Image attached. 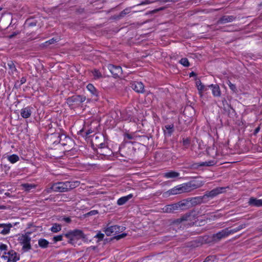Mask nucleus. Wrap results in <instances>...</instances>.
<instances>
[{
  "mask_svg": "<svg viewBox=\"0 0 262 262\" xmlns=\"http://www.w3.org/2000/svg\"><path fill=\"white\" fill-rule=\"evenodd\" d=\"M79 185V182L78 181L58 182L49 184L46 191L48 193H51L52 191L59 192H67L78 187Z\"/></svg>",
  "mask_w": 262,
  "mask_h": 262,
  "instance_id": "f257e3e1",
  "label": "nucleus"
},
{
  "mask_svg": "<svg viewBox=\"0 0 262 262\" xmlns=\"http://www.w3.org/2000/svg\"><path fill=\"white\" fill-rule=\"evenodd\" d=\"M59 139V144L64 147L66 151H70L73 148L74 141L66 134L60 132Z\"/></svg>",
  "mask_w": 262,
  "mask_h": 262,
  "instance_id": "f03ea898",
  "label": "nucleus"
},
{
  "mask_svg": "<svg viewBox=\"0 0 262 262\" xmlns=\"http://www.w3.org/2000/svg\"><path fill=\"white\" fill-rule=\"evenodd\" d=\"M203 185V181L195 180L181 184L184 193L191 192L194 189L200 188Z\"/></svg>",
  "mask_w": 262,
  "mask_h": 262,
  "instance_id": "7ed1b4c3",
  "label": "nucleus"
},
{
  "mask_svg": "<svg viewBox=\"0 0 262 262\" xmlns=\"http://www.w3.org/2000/svg\"><path fill=\"white\" fill-rule=\"evenodd\" d=\"M81 234H82V230L76 229L73 230H70L64 235L65 237L69 239L68 243L74 245L77 243L78 240L80 239Z\"/></svg>",
  "mask_w": 262,
  "mask_h": 262,
  "instance_id": "20e7f679",
  "label": "nucleus"
},
{
  "mask_svg": "<svg viewBox=\"0 0 262 262\" xmlns=\"http://www.w3.org/2000/svg\"><path fill=\"white\" fill-rule=\"evenodd\" d=\"M86 99L85 96L80 95H75L67 99V103L72 108L75 106H79Z\"/></svg>",
  "mask_w": 262,
  "mask_h": 262,
  "instance_id": "39448f33",
  "label": "nucleus"
},
{
  "mask_svg": "<svg viewBox=\"0 0 262 262\" xmlns=\"http://www.w3.org/2000/svg\"><path fill=\"white\" fill-rule=\"evenodd\" d=\"M18 241L23 245L22 250L24 252H27L31 249V237L27 233L20 235Z\"/></svg>",
  "mask_w": 262,
  "mask_h": 262,
  "instance_id": "423d86ee",
  "label": "nucleus"
},
{
  "mask_svg": "<svg viewBox=\"0 0 262 262\" xmlns=\"http://www.w3.org/2000/svg\"><path fill=\"white\" fill-rule=\"evenodd\" d=\"M92 144L93 146H95L98 148L104 146L106 143L104 135L100 133L95 134L92 139Z\"/></svg>",
  "mask_w": 262,
  "mask_h": 262,
  "instance_id": "0eeeda50",
  "label": "nucleus"
},
{
  "mask_svg": "<svg viewBox=\"0 0 262 262\" xmlns=\"http://www.w3.org/2000/svg\"><path fill=\"white\" fill-rule=\"evenodd\" d=\"M135 149L134 147H124L120 150V155L129 160H133L135 156Z\"/></svg>",
  "mask_w": 262,
  "mask_h": 262,
  "instance_id": "6e6552de",
  "label": "nucleus"
},
{
  "mask_svg": "<svg viewBox=\"0 0 262 262\" xmlns=\"http://www.w3.org/2000/svg\"><path fill=\"white\" fill-rule=\"evenodd\" d=\"M227 188L225 187H219L211 191H207L203 196H204V199L206 198H213L217 195L225 192Z\"/></svg>",
  "mask_w": 262,
  "mask_h": 262,
  "instance_id": "1a4fd4ad",
  "label": "nucleus"
},
{
  "mask_svg": "<svg viewBox=\"0 0 262 262\" xmlns=\"http://www.w3.org/2000/svg\"><path fill=\"white\" fill-rule=\"evenodd\" d=\"M125 228L123 226L114 225L105 228L103 231L105 232L107 236H110L112 234H116L120 232H122L125 229Z\"/></svg>",
  "mask_w": 262,
  "mask_h": 262,
  "instance_id": "9d476101",
  "label": "nucleus"
},
{
  "mask_svg": "<svg viewBox=\"0 0 262 262\" xmlns=\"http://www.w3.org/2000/svg\"><path fill=\"white\" fill-rule=\"evenodd\" d=\"M7 254V255L6 254L2 256V258L7 260V262H16L19 259V256L14 250L9 251Z\"/></svg>",
  "mask_w": 262,
  "mask_h": 262,
  "instance_id": "9b49d317",
  "label": "nucleus"
},
{
  "mask_svg": "<svg viewBox=\"0 0 262 262\" xmlns=\"http://www.w3.org/2000/svg\"><path fill=\"white\" fill-rule=\"evenodd\" d=\"M215 163L216 162L213 160L194 163L190 165V167L192 169H200L202 167H209L213 166L215 165Z\"/></svg>",
  "mask_w": 262,
  "mask_h": 262,
  "instance_id": "f8f14e48",
  "label": "nucleus"
},
{
  "mask_svg": "<svg viewBox=\"0 0 262 262\" xmlns=\"http://www.w3.org/2000/svg\"><path fill=\"white\" fill-rule=\"evenodd\" d=\"M107 68L115 78L119 77L122 74V68L119 66H115L110 64L107 66Z\"/></svg>",
  "mask_w": 262,
  "mask_h": 262,
  "instance_id": "ddd939ff",
  "label": "nucleus"
},
{
  "mask_svg": "<svg viewBox=\"0 0 262 262\" xmlns=\"http://www.w3.org/2000/svg\"><path fill=\"white\" fill-rule=\"evenodd\" d=\"M97 152L98 154L106 157H110L113 154L112 150L108 148L106 144L104 146L98 148L97 149Z\"/></svg>",
  "mask_w": 262,
  "mask_h": 262,
  "instance_id": "4468645a",
  "label": "nucleus"
},
{
  "mask_svg": "<svg viewBox=\"0 0 262 262\" xmlns=\"http://www.w3.org/2000/svg\"><path fill=\"white\" fill-rule=\"evenodd\" d=\"M184 193L181 184L178 185L174 188L167 191L164 193L165 196H169L171 195L181 194Z\"/></svg>",
  "mask_w": 262,
  "mask_h": 262,
  "instance_id": "2eb2a0df",
  "label": "nucleus"
},
{
  "mask_svg": "<svg viewBox=\"0 0 262 262\" xmlns=\"http://www.w3.org/2000/svg\"><path fill=\"white\" fill-rule=\"evenodd\" d=\"M228 233L227 231L226 230V228L223 229L221 231L218 232L215 234H213L212 235V240L214 242H219L221 239L227 237L228 236Z\"/></svg>",
  "mask_w": 262,
  "mask_h": 262,
  "instance_id": "dca6fc26",
  "label": "nucleus"
},
{
  "mask_svg": "<svg viewBox=\"0 0 262 262\" xmlns=\"http://www.w3.org/2000/svg\"><path fill=\"white\" fill-rule=\"evenodd\" d=\"M60 135V132L54 133L53 134H51L48 137V142H49V143L53 145H57L59 144V142L60 141L59 139Z\"/></svg>",
  "mask_w": 262,
  "mask_h": 262,
  "instance_id": "f3484780",
  "label": "nucleus"
},
{
  "mask_svg": "<svg viewBox=\"0 0 262 262\" xmlns=\"http://www.w3.org/2000/svg\"><path fill=\"white\" fill-rule=\"evenodd\" d=\"M223 103L224 104V110L227 113L229 117L233 118L235 115V110L231 106V105H228L225 99L223 101Z\"/></svg>",
  "mask_w": 262,
  "mask_h": 262,
  "instance_id": "a211bd4d",
  "label": "nucleus"
},
{
  "mask_svg": "<svg viewBox=\"0 0 262 262\" xmlns=\"http://www.w3.org/2000/svg\"><path fill=\"white\" fill-rule=\"evenodd\" d=\"M131 88L138 93L144 92V86L141 82L134 81L130 83Z\"/></svg>",
  "mask_w": 262,
  "mask_h": 262,
  "instance_id": "6ab92c4d",
  "label": "nucleus"
},
{
  "mask_svg": "<svg viewBox=\"0 0 262 262\" xmlns=\"http://www.w3.org/2000/svg\"><path fill=\"white\" fill-rule=\"evenodd\" d=\"M162 210L164 213H173L179 209L177 204L174 203L165 206Z\"/></svg>",
  "mask_w": 262,
  "mask_h": 262,
  "instance_id": "aec40b11",
  "label": "nucleus"
},
{
  "mask_svg": "<svg viewBox=\"0 0 262 262\" xmlns=\"http://www.w3.org/2000/svg\"><path fill=\"white\" fill-rule=\"evenodd\" d=\"M86 89L91 93L94 99L97 100L100 96V92H99L95 86L91 83H89L86 86Z\"/></svg>",
  "mask_w": 262,
  "mask_h": 262,
  "instance_id": "412c9836",
  "label": "nucleus"
},
{
  "mask_svg": "<svg viewBox=\"0 0 262 262\" xmlns=\"http://www.w3.org/2000/svg\"><path fill=\"white\" fill-rule=\"evenodd\" d=\"M236 16L233 15H224L218 20L217 24H224L227 23L232 22L236 19Z\"/></svg>",
  "mask_w": 262,
  "mask_h": 262,
  "instance_id": "4be33fe9",
  "label": "nucleus"
},
{
  "mask_svg": "<svg viewBox=\"0 0 262 262\" xmlns=\"http://www.w3.org/2000/svg\"><path fill=\"white\" fill-rule=\"evenodd\" d=\"M188 199L189 201L190 207L191 208L193 206H196L203 203L204 196L203 195L194 198H189Z\"/></svg>",
  "mask_w": 262,
  "mask_h": 262,
  "instance_id": "5701e85b",
  "label": "nucleus"
},
{
  "mask_svg": "<svg viewBox=\"0 0 262 262\" xmlns=\"http://www.w3.org/2000/svg\"><path fill=\"white\" fill-rule=\"evenodd\" d=\"M178 205V209L186 210L190 208V205L188 199L183 200L178 203H177Z\"/></svg>",
  "mask_w": 262,
  "mask_h": 262,
  "instance_id": "b1692460",
  "label": "nucleus"
},
{
  "mask_svg": "<svg viewBox=\"0 0 262 262\" xmlns=\"http://www.w3.org/2000/svg\"><path fill=\"white\" fill-rule=\"evenodd\" d=\"M32 109L33 108L31 106H27L26 107L22 108L20 111L21 116L25 119L28 118L31 116L32 114Z\"/></svg>",
  "mask_w": 262,
  "mask_h": 262,
  "instance_id": "393cba45",
  "label": "nucleus"
},
{
  "mask_svg": "<svg viewBox=\"0 0 262 262\" xmlns=\"http://www.w3.org/2000/svg\"><path fill=\"white\" fill-rule=\"evenodd\" d=\"M248 204L250 206L253 207H261L262 206V200L257 199L254 197H251L249 199Z\"/></svg>",
  "mask_w": 262,
  "mask_h": 262,
  "instance_id": "a878e982",
  "label": "nucleus"
},
{
  "mask_svg": "<svg viewBox=\"0 0 262 262\" xmlns=\"http://www.w3.org/2000/svg\"><path fill=\"white\" fill-rule=\"evenodd\" d=\"M209 88L212 89V93L214 97H220L221 95V92L220 86L217 84H210L208 85Z\"/></svg>",
  "mask_w": 262,
  "mask_h": 262,
  "instance_id": "bb28decb",
  "label": "nucleus"
},
{
  "mask_svg": "<svg viewBox=\"0 0 262 262\" xmlns=\"http://www.w3.org/2000/svg\"><path fill=\"white\" fill-rule=\"evenodd\" d=\"M0 225H4L0 228V233L6 235L9 233L10 228L12 227V225L10 223L9 224H0Z\"/></svg>",
  "mask_w": 262,
  "mask_h": 262,
  "instance_id": "cd10ccee",
  "label": "nucleus"
},
{
  "mask_svg": "<svg viewBox=\"0 0 262 262\" xmlns=\"http://www.w3.org/2000/svg\"><path fill=\"white\" fill-rule=\"evenodd\" d=\"M38 21L34 18H29L26 19L24 26L25 28L32 27L36 26Z\"/></svg>",
  "mask_w": 262,
  "mask_h": 262,
  "instance_id": "c85d7f7f",
  "label": "nucleus"
},
{
  "mask_svg": "<svg viewBox=\"0 0 262 262\" xmlns=\"http://www.w3.org/2000/svg\"><path fill=\"white\" fill-rule=\"evenodd\" d=\"M180 176V173L170 170L164 173V177L167 179H174Z\"/></svg>",
  "mask_w": 262,
  "mask_h": 262,
  "instance_id": "c756f323",
  "label": "nucleus"
},
{
  "mask_svg": "<svg viewBox=\"0 0 262 262\" xmlns=\"http://www.w3.org/2000/svg\"><path fill=\"white\" fill-rule=\"evenodd\" d=\"M173 132V124H171L165 125V129H164V132L165 136H170Z\"/></svg>",
  "mask_w": 262,
  "mask_h": 262,
  "instance_id": "7c9ffc66",
  "label": "nucleus"
},
{
  "mask_svg": "<svg viewBox=\"0 0 262 262\" xmlns=\"http://www.w3.org/2000/svg\"><path fill=\"white\" fill-rule=\"evenodd\" d=\"M49 242L45 238H40L38 240V245L41 248H46L48 247Z\"/></svg>",
  "mask_w": 262,
  "mask_h": 262,
  "instance_id": "2f4dec72",
  "label": "nucleus"
},
{
  "mask_svg": "<svg viewBox=\"0 0 262 262\" xmlns=\"http://www.w3.org/2000/svg\"><path fill=\"white\" fill-rule=\"evenodd\" d=\"M50 230L53 233H57L61 230V225L58 223H54Z\"/></svg>",
  "mask_w": 262,
  "mask_h": 262,
  "instance_id": "473e14b6",
  "label": "nucleus"
},
{
  "mask_svg": "<svg viewBox=\"0 0 262 262\" xmlns=\"http://www.w3.org/2000/svg\"><path fill=\"white\" fill-rule=\"evenodd\" d=\"M7 159L12 164L16 163L19 160V157L16 154L8 156Z\"/></svg>",
  "mask_w": 262,
  "mask_h": 262,
  "instance_id": "72a5a7b5",
  "label": "nucleus"
},
{
  "mask_svg": "<svg viewBox=\"0 0 262 262\" xmlns=\"http://www.w3.org/2000/svg\"><path fill=\"white\" fill-rule=\"evenodd\" d=\"M25 191H29L32 188H35V185L31 184L25 183L21 185Z\"/></svg>",
  "mask_w": 262,
  "mask_h": 262,
  "instance_id": "f704fd0d",
  "label": "nucleus"
},
{
  "mask_svg": "<svg viewBox=\"0 0 262 262\" xmlns=\"http://www.w3.org/2000/svg\"><path fill=\"white\" fill-rule=\"evenodd\" d=\"M197 88L199 91V94L202 96L203 92L206 91L209 88L208 87V85L205 86L203 84H201V85L198 86Z\"/></svg>",
  "mask_w": 262,
  "mask_h": 262,
  "instance_id": "c9c22d12",
  "label": "nucleus"
},
{
  "mask_svg": "<svg viewBox=\"0 0 262 262\" xmlns=\"http://www.w3.org/2000/svg\"><path fill=\"white\" fill-rule=\"evenodd\" d=\"M182 143L183 145L185 146V148H188L190 144V138H183L182 139Z\"/></svg>",
  "mask_w": 262,
  "mask_h": 262,
  "instance_id": "e433bc0d",
  "label": "nucleus"
},
{
  "mask_svg": "<svg viewBox=\"0 0 262 262\" xmlns=\"http://www.w3.org/2000/svg\"><path fill=\"white\" fill-rule=\"evenodd\" d=\"M179 63L182 64L185 67H188L190 65L189 61L187 58H182L179 61Z\"/></svg>",
  "mask_w": 262,
  "mask_h": 262,
  "instance_id": "4c0bfd02",
  "label": "nucleus"
},
{
  "mask_svg": "<svg viewBox=\"0 0 262 262\" xmlns=\"http://www.w3.org/2000/svg\"><path fill=\"white\" fill-rule=\"evenodd\" d=\"M64 234H62L60 235L54 236L53 238L52 241L54 242V243H56L57 242L61 241L63 240V237L64 236Z\"/></svg>",
  "mask_w": 262,
  "mask_h": 262,
  "instance_id": "58836bf2",
  "label": "nucleus"
},
{
  "mask_svg": "<svg viewBox=\"0 0 262 262\" xmlns=\"http://www.w3.org/2000/svg\"><path fill=\"white\" fill-rule=\"evenodd\" d=\"M227 84L231 90H232L234 93H237V90L236 85L232 83L229 80L228 81Z\"/></svg>",
  "mask_w": 262,
  "mask_h": 262,
  "instance_id": "ea45409f",
  "label": "nucleus"
},
{
  "mask_svg": "<svg viewBox=\"0 0 262 262\" xmlns=\"http://www.w3.org/2000/svg\"><path fill=\"white\" fill-rule=\"evenodd\" d=\"M216 257L214 255H209L207 256L203 262H216Z\"/></svg>",
  "mask_w": 262,
  "mask_h": 262,
  "instance_id": "a19ab883",
  "label": "nucleus"
},
{
  "mask_svg": "<svg viewBox=\"0 0 262 262\" xmlns=\"http://www.w3.org/2000/svg\"><path fill=\"white\" fill-rule=\"evenodd\" d=\"M127 202V198H125V196H123L120 198H119L117 201V204L118 205H122L126 203Z\"/></svg>",
  "mask_w": 262,
  "mask_h": 262,
  "instance_id": "79ce46f5",
  "label": "nucleus"
},
{
  "mask_svg": "<svg viewBox=\"0 0 262 262\" xmlns=\"http://www.w3.org/2000/svg\"><path fill=\"white\" fill-rule=\"evenodd\" d=\"M104 237V234L103 233H101L100 231H99L98 233L94 236V238H98L97 242H99L103 240Z\"/></svg>",
  "mask_w": 262,
  "mask_h": 262,
  "instance_id": "37998d69",
  "label": "nucleus"
},
{
  "mask_svg": "<svg viewBox=\"0 0 262 262\" xmlns=\"http://www.w3.org/2000/svg\"><path fill=\"white\" fill-rule=\"evenodd\" d=\"M7 64L9 68L11 70L12 72L13 71H17L15 66L12 61H10L9 62H8Z\"/></svg>",
  "mask_w": 262,
  "mask_h": 262,
  "instance_id": "c03bdc74",
  "label": "nucleus"
},
{
  "mask_svg": "<svg viewBox=\"0 0 262 262\" xmlns=\"http://www.w3.org/2000/svg\"><path fill=\"white\" fill-rule=\"evenodd\" d=\"M126 235H127V233H123L122 234L114 236L113 238H111V240L115 239L118 241L122 238L125 237V236H126Z\"/></svg>",
  "mask_w": 262,
  "mask_h": 262,
  "instance_id": "a18cd8bd",
  "label": "nucleus"
},
{
  "mask_svg": "<svg viewBox=\"0 0 262 262\" xmlns=\"http://www.w3.org/2000/svg\"><path fill=\"white\" fill-rule=\"evenodd\" d=\"M93 74L95 78L99 79L102 77L101 73L97 69L94 70Z\"/></svg>",
  "mask_w": 262,
  "mask_h": 262,
  "instance_id": "49530a36",
  "label": "nucleus"
},
{
  "mask_svg": "<svg viewBox=\"0 0 262 262\" xmlns=\"http://www.w3.org/2000/svg\"><path fill=\"white\" fill-rule=\"evenodd\" d=\"M226 230L227 231V232H228L229 235L230 234H233V233L238 231L237 227H235L233 229H231L230 228L228 227V228H226Z\"/></svg>",
  "mask_w": 262,
  "mask_h": 262,
  "instance_id": "de8ad7c7",
  "label": "nucleus"
},
{
  "mask_svg": "<svg viewBox=\"0 0 262 262\" xmlns=\"http://www.w3.org/2000/svg\"><path fill=\"white\" fill-rule=\"evenodd\" d=\"M8 246L4 244L3 243L0 244V251L1 252L4 251V253L5 255L7 254V252H6L7 251Z\"/></svg>",
  "mask_w": 262,
  "mask_h": 262,
  "instance_id": "09e8293b",
  "label": "nucleus"
},
{
  "mask_svg": "<svg viewBox=\"0 0 262 262\" xmlns=\"http://www.w3.org/2000/svg\"><path fill=\"white\" fill-rule=\"evenodd\" d=\"M187 216H182L181 218L178 219L173 221V223L176 224H179L181 223L182 222L187 220Z\"/></svg>",
  "mask_w": 262,
  "mask_h": 262,
  "instance_id": "8fccbe9b",
  "label": "nucleus"
},
{
  "mask_svg": "<svg viewBox=\"0 0 262 262\" xmlns=\"http://www.w3.org/2000/svg\"><path fill=\"white\" fill-rule=\"evenodd\" d=\"M80 239H81L82 240V241L84 242H88L89 241L91 242L92 241L91 239H88L86 235H85L83 232L82 231V234H81V235H80Z\"/></svg>",
  "mask_w": 262,
  "mask_h": 262,
  "instance_id": "3c124183",
  "label": "nucleus"
},
{
  "mask_svg": "<svg viewBox=\"0 0 262 262\" xmlns=\"http://www.w3.org/2000/svg\"><path fill=\"white\" fill-rule=\"evenodd\" d=\"M129 9H125L123 11H122L118 16L119 18H121L124 17L126 14H128L129 13Z\"/></svg>",
  "mask_w": 262,
  "mask_h": 262,
  "instance_id": "603ef678",
  "label": "nucleus"
},
{
  "mask_svg": "<svg viewBox=\"0 0 262 262\" xmlns=\"http://www.w3.org/2000/svg\"><path fill=\"white\" fill-rule=\"evenodd\" d=\"M57 40L56 39H55L54 38H53L45 42V45L46 46H48L50 45L53 44L55 42H56Z\"/></svg>",
  "mask_w": 262,
  "mask_h": 262,
  "instance_id": "864d4df0",
  "label": "nucleus"
},
{
  "mask_svg": "<svg viewBox=\"0 0 262 262\" xmlns=\"http://www.w3.org/2000/svg\"><path fill=\"white\" fill-rule=\"evenodd\" d=\"M164 9H165L164 7H160L158 9H156L152 11H149V13H148L147 14H154V13H156L160 11L163 10Z\"/></svg>",
  "mask_w": 262,
  "mask_h": 262,
  "instance_id": "5fc2aeb1",
  "label": "nucleus"
},
{
  "mask_svg": "<svg viewBox=\"0 0 262 262\" xmlns=\"http://www.w3.org/2000/svg\"><path fill=\"white\" fill-rule=\"evenodd\" d=\"M20 33V32L19 31L17 30L16 31H14V32H12V33L9 36V38H13L15 36H16L17 35L19 34Z\"/></svg>",
  "mask_w": 262,
  "mask_h": 262,
  "instance_id": "6e6d98bb",
  "label": "nucleus"
},
{
  "mask_svg": "<svg viewBox=\"0 0 262 262\" xmlns=\"http://www.w3.org/2000/svg\"><path fill=\"white\" fill-rule=\"evenodd\" d=\"M150 3H151V2L149 1V0H145V1L142 2L140 4H137V6L149 4Z\"/></svg>",
  "mask_w": 262,
  "mask_h": 262,
  "instance_id": "4d7b16f0",
  "label": "nucleus"
},
{
  "mask_svg": "<svg viewBox=\"0 0 262 262\" xmlns=\"http://www.w3.org/2000/svg\"><path fill=\"white\" fill-rule=\"evenodd\" d=\"M98 213V212L97 210H92V211H90L89 212H88L87 213V215H96Z\"/></svg>",
  "mask_w": 262,
  "mask_h": 262,
  "instance_id": "13d9d810",
  "label": "nucleus"
},
{
  "mask_svg": "<svg viewBox=\"0 0 262 262\" xmlns=\"http://www.w3.org/2000/svg\"><path fill=\"white\" fill-rule=\"evenodd\" d=\"M26 82V78L25 77H23L21 78L20 81H19V86H20L21 84L25 83Z\"/></svg>",
  "mask_w": 262,
  "mask_h": 262,
  "instance_id": "bf43d9fd",
  "label": "nucleus"
},
{
  "mask_svg": "<svg viewBox=\"0 0 262 262\" xmlns=\"http://www.w3.org/2000/svg\"><path fill=\"white\" fill-rule=\"evenodd\" d=\"M260 126L257 127L254 130L253 133H252V135L256 136L257 134L259 132L260 130Z\"/></svg>",
  "mask_w": 262,
  "mask_h": 262,
  "instance_id": "052dcab7",
  "label": "nucleus"
},
{
  "mask_svg": "<svg viewBox=\"0 0 262 262\" xmlns=\"http://www.w3.org/2000/svg\"><path fill=\"white\" fill-rule=\"evenodd\" d=\"M246 226H247V224H243L239 225L237 227L238 228V231H239V230L246 228Z\"/></svg>",
  "mask_w": 262,
  "mask_h": 262,
  "instance_id": "680f3d73",
  "label": "nucleus"
},
{
  "mask_svg": "<svg viewBox=\"0 0 262 262\" xmlns=\"http://www.w3.org/2000/svg\"><path fill=\"white\" fill-rule=\"evenodd\" d=\"M124 136L125 138H127L129 140H132L134 138L133 136L131 134H127V133H126L124 135Z\"/></svg>",
  "mask_w": 262,
  "mask_h": 262,
  "instance_id": "e2e57ef3",
  "label": "nucleus"
},
{
  "mask_svg": "<svg viewBox=\"0 0 262 262\" xmlns=\"http://www.w3.org/2000/svg\"><path fill=\"white\" fill-rule=\"evenodd\" d=\"M63 221H65L67 223H70L71 222V219L69 217H64L63 218Z\"/></svg>",
  "mask_w": 262,
  "mask_h": 262,
  "instance_id": "0e129e2a",
  "label": "nucleus"
},
{
  "mask_svg": "<svg viewBox=\"0 0 262 262\" xmlns=\"http://www.w3.org/2000/svg\"><path fill=\"white\" fill-rule=\"evenodd\" d=\"M161 1L164 3H166V2L176 3V2H178V0H161Z\"/></svg>",
  "mask_w": 262,
  "mask_h": 262,
  "instance_id": "69168bd1",
  "label": "nucleus"
},
{
  "mask_svg": "<svg viewBox=\"0 0 262 262\" xmlns=\"http://www.w3.org/2000/svg\"><path fill=\"white\" fill-rule=\"evenodd\" d=\"M125 198H127V201H128L129 199L133 198V195L132 194H129L126 196H125Z\"/></svg>",
  "mask_w": 262,
  "mask_h": 262,
  "instance_id": "338daca9",
  "label": "nucleus"
},
{
  "mask_svg": "<svg viewBox=\"0 0 262 262\" xmlns=\"http://www.w3.org/2000/svg\"><path fill=\"white\" fill-rule=\"evenodd\" d=\"M196 86L198 87V86H200L201 85V84H202V83L201 82V80L200 79H199L198 80H197L196 81Z\"/></svg>",
  "mask_w": 262,
  "mask_h": 262,
  "instance_id": "774afa93",
  "label": "nucleus"
}]
</instances>
